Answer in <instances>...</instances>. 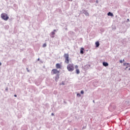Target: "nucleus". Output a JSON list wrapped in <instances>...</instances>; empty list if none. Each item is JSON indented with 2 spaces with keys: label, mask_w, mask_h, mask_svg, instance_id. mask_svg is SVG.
I'll use <instances>...</instances> for the list:
<instances>
[{
  "label": "nucleus",
  "mask_w": 130,
  "mask_h": 130,
  "mask_svg": "<svg viewBox=\"0 0 130 130\" xmlns=\"http://www.w3.org/2000/svg\"><path fill=\"white\" fill-rule=\"evenodd\" d=\"M1 18L3 20H4V21H8L9 20V16H8L7 13H2L1 14Z\"/></svg>",
  "instance_id": "1"
},
{
  "label": "nucleus",
  "mask_w": 130,
  "mask_h": 130,
  "mask_svg": "<svg viewBox=\"0 0 130 130\" xmlns=\"http://www.w3.org/2000/svg\"><path fill=\"white\" fill-rule=\"evenodd\" d=\"M67 70L69 72H73L74 70V64H69L67 66Z\"/></svg>",
  "instance_id": "2"
},
{
  "label": "nucleus",
  "mask_w": 130,
  "mask_h": 130,
  "mask_svg": "<svg viewBox=\"0 0 130 130\" xmlns=\"http://www.w3.org/2000/svg\"><path fill=\"white\" fill-rule=\"evenodd\" d=\"M64 58H65V61L64 62L66 63H70V59H69V54L68 53H65L63 55Z\"/></svg>",
  "instance_id": "3"
},
{
  "label": "nucleus",
  "mask_w": 130,
  "mask_h": 130,
  "mask_svg": "<svg viewBox=\"0 0 130 130\" xmlns=\"http://www.w3.org/2000/svg\"><path fill=\"white\" fill-rule=\"evenodd\" d=\"M51 73L52 75H57V74H59V71L57 70V69H54L52 70Z\"/></svg>",
  "instance_id": "4"
},
{
  "label": "nucleus",
  "mask_w": 130,
  "mask_h": 130,
  "mask_svg": "<svg viewBox=\"0 0 130 130\" xmlns=\"http://www.w3.org/2000/svg\"><path fill=\"white\" fill-rule=\"evenodd\" d=\"M59 73H58L56 75V76L55 77V80L56 82H57L58 81V79H59Z\"/></svg>",
  "instance_id": "5"
},
{
  "label": "nucleus",
  "mask_w": 130,
  "mask_h": 130,
  "mask_svg": "<svg viewBox=\"0 0 130 130\" xmlns=\"http://www.w3.org/2000/svg\"><path fill=\"white\" fill-rule=\"evenodd\" d=\"M83 14H84V15H85V16H89V13H88V11L87 10H83Z\"/></svg>",
  "instance_id": "6"
},
{
  "label": "nucleus",
  "mask_w": 130,
  "mask_h": 130,
  "mask_svg": "<svg viewBox=\"0 0 130 130\" xmlns=\"http://www.w3.org/2000/svg\"><path fill=\"white\" fill-rule=\"evenodd\" d=\"M54 35H55V32H54V31H52L50 34V37L52 38H54Z\"/></svg>",
  "instance_id": "7"
},
{
  "label": "nucleus",
  "mask_w": 130,
  "mask_h": 130,
  "mask_svg": "<svg viewBox=\"0 0 130 130\" xmlns=\"http://www.w3.org/2000/svg\"><path fill=\"white\" fill-rule=\"evenodd\" d=\"M56 69H61V65L59 63L56 64Z\"/></svg>",
  "instance_id": "8"
},
{
  "label": "nucleus",
  "mask_w": 130,
  "mask_h": 130,
  "mask_svg": "<svg viewBox=\"0 0 130 130\" xmlns=\"http://www.w3.org/2000/svg\"><path fill=\"white\" fill-rule=\"evenodd\" d=\"M103 65L104 67H108V63L107 62H103Z\"/></svg>",
  "instance_id": "9"
},
{
  "label": "nucleus",
  "mask_w": 130,
  "mask_h": 130,
  "mask_svg": "<svg viewBox=\"0 0 130 130\" xmlns=\"http://www.w3.org/2000/svg\"><path fill=\"white\" fill-rule=\"evenodd\" d=\"M81 54H84V48H81L80 50Z\"/></svg>",
  "instance_id": "10"
},
{
  "label": "nucleus",
  "mask_w": 130,
  "mask_h": 130,
  "mask_svg": "<svg viewBox=\"0 0 130 130\" xmlns=\"http://www.w3.org/2000/svg\"><path fill=\"white\" fill-rule=\"evenodd\" d=\"M108 16H110L111 17H113V13L109 12L108 13Z\"/></svg>",
  "instance_id": "11"
},
{
  "label": "nucleus",
  "mask_w": 130,
  "mask_h": 130,
  "mask_svg": "<svg viewBox=\"0 0 130 130\" xmlns=\"http://www.w3.org/2000/svg\"><path fill=\"white\" fill-rule=\"evenodd\" d=\"M96 47H98L100 45V43L99 41L95 42Z\"/></svg>",
  "instance_id": "12"
},
{
  "label": "nucleus",
  "mask_w": 130,
  "mask_h": 130,
  "mask_svg": "<svg viewBox=\"0 0 130 130\" xmlns=\"http://www.w3.org/2000/svg\"><path fill=\"white\" fill-rule=\"evenodd\" d=\"M76 74L77 75H79V74H80V70H79L78 69H76Z\"/></svg>",
  "instance_id": "13"
},
{
  "label": "nucleus",
  "mask_w": 130,
  "mask_h": 130,
  "mask_svg": "<svg viewBox=\"0 0 130 130\" xmlns=\"http://www.w3.org/2000/svg\"><path fill=\"white\" fill-rule=\"evenodd\" d=\"M77 97H81V94H80V93H77Z\"/></svg>",
  "instance_id": "14"
},
{
  "label": "nucleus",
  "mask_w": 130,
  "mask_h": 130,
  "mask_svg": "<svg viewBox=\"0 0 130 130\" xmlns=\"http://www.w3.org/2000/svg\"><path fill=\"white\" fill-rule=\"evenodd\" d=\"M43 47H46V44L45 43L43 45Z\"/></svg>",
  "instance_id": "15"
},
{
  "label": "nucleus",
  "mask_w": 130,
  "mask_h": 130,
  "mask_svg": "<svg viewBox=\"0 0 130 130\" xmlns=\"http://www.w3.org/2000/svg\"><path fill=\"white\" fill-rule=\"evenodd\" d=\"M8 90H9V88L8 87H6L5 89V91H6V92H8Z\"/></svg>",
  "instance_id": "16"
},
{
  "label": "nucleus",
  "mask_w": 130,
  "mask_h": 130,
  "mask_svg": "<svg viewBox=\"0 0 130 130\" xmlns=\"http://www.w3.org/2000/svg\"><path fill=\"white\" fill-rule=\"evenodd\" d=\"M123 66L124 67H127V66H126V63H123Z\"/></svg>",
  "instance_id": "17"
},
{
  "label": "nucleus",
  "mask_w": 130,
  "mask_h": 130,
  "mask_svg": "<svg viewBox=\"0 0 130 130\" xmlns=\"http://www.w3.org/2000/svg\"><path fill=\"white\" fill-rule=\"evenodd\" d=\"M126 64L127 67H129V63H126Z\"/></svg>",
  "instance_id": "18"
},
{
  "label": "nucleus",
  "mask_w": 130,
  "mask_h": 130,
  "mask_svg": "<svg viewBox=\"0 0 130 130\" xmlns=\"http://www.w3.org/2000/svg\"><path fill=\"white\" fill-rule=\"evenodd\" d=\"M80 93L81 94H84V90H81Z\"/></svg>",
  "instance_id": "19"
},
{
  "label": "nucleus",
  "mask_w": 130,
  "mask_h": 130,
  "mask_svg": "<svg viewBox=\"0 0 130 130\" xmlns=\"http://www.w3.org/2000/svg\"><path fill=\"white\" fill-rule=\"evenodd\" d=\"M57 30L56 29H54L53 32H57Z\"/></svg>",
  "instance_id": "20"
},
{
  "label": "nucleus",
  "mask_w": 130,
  "mask_h": 130,
  "mask_svg": "<svg viewBox=\"0 0 130 130\" xmlns=\"http://www.w3.org/2000/svg\"><path fill=\"white\" fill-rule=\"evenodd\" d=\"M122 60H120V61H119V62H120V63H122Z\"/></svg>",
  "instance_id": "21"
},
{
  "label": "nucleus",
  "mask_w": 130,
  "mask_h": 130,
  "mask_svg": "<svg viewBox=\"0 0 130 130\" xmlns=\"http://www.w3.org/2000/svg\"><path fill=\"white\" fill-rule=\"evenodd\" d=\"M128 66H126V68H125V70L126 71V69H127V68H128Z\"/></svg>",
  "instance_id": "22"
},
{
  "label": "nucleus",
  "mask_w": 130,
  "mask_h": 130,
  "mask_svg": "<svg viewBox=\"0 0 130 130\" xmlns=\"http://www.w3.org/2000/svg\"><path fill=\"white\" fill-rule=\"evenodd\" d=\"M75 69H78V65L75 66Z\"/></svg>",
  "instance_id": "23"
},
{
  "label": "nucleus",
  "mask_w": 130,
  "mask_h": 130,
  "mask_svg": "<svg viewBox=\"0 0 130 130\" xmlns=\"http://www.w3.org/2000/svg\"><path fill=\"white\" fill-rule=\"evenodd\" d=\"M6 27H7V28H9V26H8V25H5V27L6 28Z\"/></svg>",
  "instance_id": "24"
},
{
  "label": "nucleus",
  "mask_w": 130,
  "mask_h": 130,
  "mask_svg": "<svg viewBox=\"0 0 130 130\" xmlns=\"http://www.w3.org/2000/svg\"><path fill=\"white\" fill-rule=\"evenodd\" d=\"M127 22H129V19H127Z\"/></svg>",
  "instance_id": "25"
},
{
  "label": "nucleus",
  "mask_w": 130,
  "mask_h": 130,
  "mask_svg": "<svg viewBox=\"0 0 130 130\" xmlns=\"http://www.w3.org/2000/svg\"><path fill=\"white\" fill-rule=\"evenodd\" d=\"M62 85H64V82H62Z\"/></svg>",
  "instance_id": "26"
},
{
  "label": "nucleus",
  "mask_w": 130,
  "mask_h": 130,
  "mask_svg": "<svg viewBox=\"0 0 130 130\" xmlns=\"http://www.w3.org/2000/svg\"><path fill=\"white\" fill-rule=\"evenodd\" d=\"M96 4H98V0H96Z\"/></svg>",
  "instance_id": "27"
},
{
  "label": "nucleus",
  "mask_w": 130,
  "mask_h": 130,
  "mask_svg": "<svg viewBox=\"0 0 130 130\" xmlns=\"http://www.w3.org/2000/svg\"><path fill=\"white\" fill-rule=\"evenodd\" d=\"M70 33L72 34V33H74V32H73V31H70Z\"/></svg>",
  "instance_id": "28"
},
{
  "label": "nucleus",
  "mask_w": 130,
  "mask_h": 130,
  "mask_svg": "<svg viewBox=\"0 0 130 130\" xmlns=\"http://www.w3.org/2000/svg\"><path fill=\"white\" fill-rule=\"evenodd\" d=\"M14 97H17V94H15Z\"/></svg>",
  "instance_id": "29"
},
{
  "label": "nucleus",
  "mask_w": 130,
  "mask_h": 130,
  "mask_svg": "<svg viewBox=\"0 0 130 130\" xmlns=\"http://www.w3.org/2000/svg\"><path fill=\"white\" fill-rule=\"evenodd\" d=\"M38 61L40 60V59L39 58L38 59Z\"/></svg>",
  "instance_id": "30"
},
{
  "label": "nucleus",
  "mask_w": 130,
  "mask_h": 130,
  "mask_svg": "<svg viewBox=\"0 0 130 130\" xmlns=\"http://www.w3.org/2000/svg\"><path fill=\"white\" fill-rule=\"evenodd\" d=\"M0 66H2V62H0Z\"/></svg>",
  "instance_id": "31"
},
{
  "label": "nucleus",
  "mask_w": 130,
  "mask_h": 130,
  "mask_svg": "<svg viewBox=\"0 0 130 130\" xmlns=\"http://www.w3.org/2000/svg\"><path fill=\"white\" fill-rule=\"evenodd\" d=\"M65 30H68V28H65Z\"/></svg>",
  "instance_id": "32"
},
{
  "label": "nucleus",
  "mask_w": 130,
  "mask_h": 130,
  "mask_svg": "<svg viewBox=\"0 0 130 130\" xmlns=\"http://www.w3.org/2000/svg\"><path fill=\"white\" fill-rule=\"evenodd\" d=\"M52 115H54V114H53V113H52Z\"/></svg>",
  "instance_id": "33"
},
{
  "label": "nucleus",
  "mask_w": 130,
  "mask_h": 130,
  "mask_svg": "<svg viewBox=\"0 0 130 130\" xmlns=\"http://www.w3.org/2000/svg\"><path fill=\"white\" fill-rule=\"evenodd\" d=\"M68 1H70L71 2H72L73 0H68Z\"/></svg>",
  "instance_id": "34"
},
{
  "label": "nucleus",
  "mask_w": 130,
  "mask_h": 130,
  "mask_svg": "<svg viewBox=\"0 0 130 130\" xmlns=\"http://www.w3.org/2000/svg\"><path fill=\"white\" fill-rule=\"evenodd\" d=\"M128 71H130V68L128 69Z\"/></svg>",
  "instance_id": "35"
},
{
  "label": "nucleus",
  "mask_w": 130,
  "mask_h": 130,
  "mask_svg": "<svg viewBox=\"0 0 130 130\" xmlns=\"http://www.w3.org/2000/svg\"><path fill=\"white\" fill-rule=\"evenodd\" d=\"M123 61H124V59H123Z\"/></svg>",
  "instance_id": "36"
}]
</instances>
